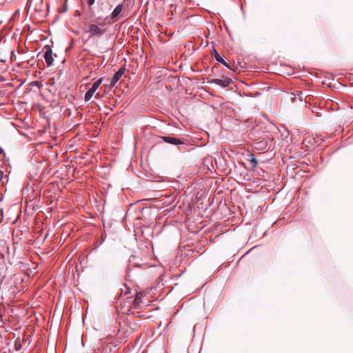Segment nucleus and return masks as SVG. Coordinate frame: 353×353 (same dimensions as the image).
<instances>
[{
    "label": "nucleus",
    "mask_w": 353,
    "mask_h": 353,
    "mask_svg": "<svg viewBox=\"0 0 353 353\" xmlns=\"http://www.w3.org/2000/svg\"><path fill=\"white\" fill-rule=\"evenodd\" d=\"M43 52L44 53L43 57L48 67L51 66L53 63L54 59L52 57V50L50 46L46 45L43 48Z\"/></svg>",
    "instance_id": "nucleus-1"
},
{
    "label": "nucleus",
    "mask_w": 353,
    "mask_h": 353,
    "mask_svg": "<svg viewBox=\"0 0 353 353\" xmlns=\"http://www.w3.org/2000/svg\"><path fill=\"white\" fill-rule=\"evenodd\" d=\"M88 32L90 33V37H101L105 32V29L100 28L96 24H90L88 27Z\"/></svg>",
    "instance_id": "nucleus-2"
},
{
    "label": "nucleus",
    "mask_w": 353,
    "mask_h": 353,
    "mask_svg": "<svg viewBox=\"0 0 353 353\" xmlns=\"http://www.w3.org/2000/svg\"><path fill=\"white\" fill-rule=\"evenodd\" d=\"M161 139L168 143L172 144V145H181L183 143V141L180 139H177L174 137L170 136H163L161 137Z\"/></svg>",
    "instance_id": "nucleus-3"
},
{
    "label": "nucleus",
    "mask_w": 353,
    "mask_h": 353,
    "mask_svg": "<svg viewBox=\"0 0 353 353\" xmlns=\"http://www.w3.org/2000/svg\"><path fill=\"white\" fill-rule=\"evenodd\" d=\"M123 8V6L122 3H119L115 7L110 16L112 20L117 21L119 19V14L121 13Z\"/></svg>",
    "instance_id": "nucleus-4"
},
{
    "label": "nucleus",
    "mask_w": 353,
    "mask_h": 353,
    "mask_svg": "<svg viewBox=\"0 0 353 353\" xmlns=\"http://www.w3.org/2000/svg\"><path fill=\"white\" fill-rule=\"evenodd\" d=\"M212 83H214L216 85H221L223 88H225L230 84L231 80L230 79H215L212 81Z\"/></svg>",
    "instance_id": "nucleus-5"
},
{
    "label": "nucleus",
    "mask_w": 353,
    "mask_h": 353,
    "mask_svg": "<svg viewBox=\"0 0 353 353\" xmlns=\"http://www.w3.org/2000/svg\"><path fill=\"white\" fill-rule=\"evenodd\" d=\"M212 57L213 58H214L216 59V61H218L219 63H222L223 65H225V67L227 68H230L229 65L228 64V63L223 59V57L218 53L217 51H216L214 50L213 54H212Z\"/></svg>",
    "instance_id": "nucleus-6"
},
{
    "label": "nucleus",
    "mask_w": 353,
    "mask_h": 353,
    "mask_svg": "<svg viewBox=\"0 0 353 353\" xmlns=\"http://www.w3.org/2000/svg\"><path fill=\"white\" fill-rule=\"evenodd\" d=\"M125 71V67H121L118 71H117L113 75L112 78H113V80L114 81H119L120 80V79L122 77V76L123 75L124 72Z\"/></svg>",
    "instance_id": "nucleus-7"
},
{
    "label": "nucleus",
    "mask_w": 353,
    "mask_h": 353,
    "mask_svg": "<svg viewBox=\"0 0 353 353\" xmlns=\"http://www.w3.org/2000/svg\"><path fill=\"white\" fill-rule=\"evenodd\" d=\"M95 93V91L93 90L92 89H89L85 96H84V101H88L91 99V98L92 97V96L94 95V94Z\"/></svg>",
    "instance_id": "nucleus-8"
},
{
    "label": "nucleus",
    "mask_w": 353,
    "mask_h": 353,
    "mask_svg": "<svg viewBox=\"0 0 353 353\" xmlns=\"http://www.w3.org/2000/svg\"><path fill=\"white\" fill-rule=\"evenodd\" d=\"M103 79V78H100L99 79H98L97 81H95L92 87H91V89H92L93 90H94L96 92V90L98 89V88L99 87V85H101V83H102Z\"/></svg>",
    "instance_id": "nucleus-9"
},
{
    "label": "nucleus",
    "mask_w": 353,
    "mask_h": 353,
    "mask_svg": "<svg viewBox=\"0 0 353 353\" xmlns=\"http://www.w3.org/2000/svg\"><path fill=\"white\" fill-rule=\"evenodd\" d=\"M107 81L109 82V86L110 88H113L118 82L117 81H114L112 77L108 78Z\"/></svg>",
    "instance_id": "nucleus-10"
},
{
    "label": "nucleus",
    "mask_w": 353,
    "mask_h": 353,
    "mask_svg": "<svg viewBox=\"0 0 353 353\" xmlns=\"http://www.w3.org/2000/svg\"><path fill=\"white\" fill-rule=\"evenodd\" d=\"M250 161L251 163L253 164V167H256V165H257V160L254 157L253 154H251V159H250Z\"/></svg>",
    "instance_id": "nucleus-11"
},
{
    "label": "nucleus",
    "mask_w": 353,
    "mask_h": 353,
    "mask_svg": "<svg viewBox=\"0 0 353 353\" xmlns=\"http://www.w3.org/2000/svg\"><path fill=\"white\" fill-rule=\"evenodd\" d=\"M141 296L139 294H137L134 300V304L137 305H139L141 303Z\"/></svg>",
    "instance_id": "nucleus-12"
},
{
    "label": "nucleus",
    "mask_w": 353,
    "mask_h": 353,
    "mask_svg": "<svg viewBox=\"0 0 353 353\" xmlns=\"http://www.w3.org/2000/svg\"><path fill=\"white\" fill-rule=\"evenodd\" d=\"M14 347L17 351H19L21 348V345L20 343L15 342Z\"/></svg>",
    "instance_id": "nucleus-13"
},
{
    "label": "nucleus",
    "mask_w": 353,
    "mask_h": 353,
    "mask_svg": "<svg viewBox=\"0 0 353 353\" xmlns=\"http://www.w3.org/2000/svg\"><path fill=\"white\" fill-rule=\"evenodd\" d=\"M95 0H88V3L90 4V6H92L94 4Z\"/></svg>",
    "instance_id": "nucleus-14"
},
{
    "label": "nucleus",
    "mask_w": 353,
    "mask_h": 353,
    "mask_svg": "<svg viewBox=\"0 0 353 353\" xmlns=\"http://www.w3.org/2000/svg\"><path fill=\"white\" fill-rule=\"evenodd\" d=\"M3 152V150L1 148H0V154Z\"/></svg>",
    "instance_id": "nucleus-15"
}]
</instances>
